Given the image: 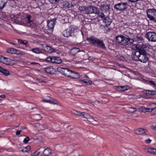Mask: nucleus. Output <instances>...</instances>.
I'll list each match as a JSON object with an SVG mask.
<instances>
[{"label": "nucleus", "instance_id": "1", "mask_svg": "<svg viewBox=\"0 0 156 156\" xmlns=\"http://www.w3.org/2000/svg\"><path fill=\"white\" fill-rule=\"evenodd\" d=\"M146 46L140 47L138 51H133L132 59L136 61H140L143 63L146 62Z\"/></svg>", "mask_w": 156, "mask_h": 156}, {"label": "nucleus", "instance_id": "2", "mask_svg": "<svg viewBox=\"0 0 156 156\" xmlns=\"http://www.w3.org/2000/svg\"><path fill=\"white\" fill-rule=\"evenodd\" d=\"M57 70L63 75L73 78L78 79L80 77L78 73L67 68L59 67L57 68Z\"/></svg>", "mask_w": 156, "mask_h": 156}, {"label": "nucleus", "instance_id": "3", "mask_svg": "<svg viewBox=\"0 0 156 156\" xmlns=\"http://www.w3.org/2000/svg\"><path fill=\"white\" fill-rule=\"evenodd\" d=\"M129 35H126L127 37H126L122 35L117 36L115 37L116 41L119 43L121 45L126 46L131 45L134 42L133 39L131 38L133 34L129 33Z\"/></svg>", "mask_w": 156, "mask_h": 156}, {"label": "nucleus", "instance_id": "4", "mask_svg": "<svg viewBox=\"0 0 156 156\" xmlns=\"http://www.w3.org/2000/svg\"><path fill=\"white\" fill-rule=\"evenodd\" d=\"M78 30L77 28L71 25L63 31L62 34L65 37H67L72 36H76L78 34H82L81 32L78 31Z\"/></svg>", "mask_w": 156, "mask_h": 156}, {"label": "nucleus", "instance_id": "5", "mask_svg": "<svg viewBox=\"0 0 156 156\" xmlns=\"http://www.w3.org/2000/svg\"><path fill=\"white\" fill-rule=\"evenodd\" d=\"M87 40L90 44H93L95 46L104 50L106 49L103 41L99 38L94 37H91L87 38Z\"/></svg>", "mask_w": 156, "mask_h": 156}, {"label": "nucleus", "instance_id": "6", "mask_svg": "<svg viewBox=\"0 0 156 156\" xmlns=\"http://www.w3.org/2000/svg\"><path fill=\"white\" fill-rule=\"evenodd\" d=\"M147 16L151 20L156 23V9H147Z\"/></svg>", "mask_w": 156, "mask_h": 156}, {"label": "nucleus", "instance_id": "7", "mask_svg": "<svg viewBox=\"0 0 156 156\" xmlns=\"http://www.w3.org/2000/svg\"><path fill=\"white\" fill-rule=\"evenodd\" d=\"M46 62H51L53 63L59 64L62 62L61 59L58 57L56 56H48L45 60Z\"/></svg>", "mask_w": 156, "mask_h": 156}, {"label": "nucleus", "instance_id": "8", "mask_svg": "<svg viewBox=\"0 0 156 156\" xmlns=\"http://www.w3.org/2000/svg\"><path fill=\"white\" fill-rule=\"evenodd\" d=\"M128 6L127 2H121L115 5L114 8L117 10L124 11L127 9Z\"/></svg>", "mask_w": 156, "mask_h": 156}, {"label": "nucleus", "instance_id": "9", "mask_svg": "<svg viewBox=\"0 0 156 156\" xmlns=\"http://www.w3.org/2000/svg\"><path fill=\"white\" fill-rule=\"evenodd\" d=\"M56 19L54 18L47 21L48 30L50 33H51L53 31L55 25L56 23Z\"/></svg>", "mask_w": 156, "mask_h": 156}, {"label": "nucleus", "instance_id": "10", "mask_svg": "<svg viewBox=\"0 0 156 156\" xmlns=\"http://www.w3.org/2000/svg\"><path fill=\"white\" fill-rule=\"evenodd\" d=\"M147 38L149 41L156 42V33L152 31L147 32Z\"/></svg>", "mask_w": 156, "mask_h": 156}, {"label": "nucleus", "instance_id": "11", "mask_svg": "<svg viewBox=\"0 0 156 156\" xmlns=\"http://www.w3.org/2000/svg\"><path fill=\"white\" fill-rule=\"evenodd\" d=\"M24 18L21 15H16L14 16V21L17 24H22L24 22Z\"/></svg>", "mask_w": 156, "mask_h": 156}, {"label": "nucleus", "instance_id": "12", "mask_svg": "<svg viewBox=\"0 0 156 156\" xmlns=\"http://www.w3.org/2000/svg\"><path fill=\"white\" fill-rule=\"evenodd\" d=\"M90 6H80L79 7V10L80 12L83 14H89Z\"/></svg>", "mask_w": 156, "mask_h": 156}, {"label": "nucleus", "instance_id": "13", "mask_svg": "<svg viewBox=\"0 0 156 156\" xmlns=\"http://www.w3.org/2000/svg\"><path fill=\"white\" fill-rule=\"evenodd\" d=\"M26 20H27V23L28 24H29V26L33 28L34 26V24L33 23V22L31 19L32 18V16L29 15H27L25 17Z\"/></svg>", "mask_w": 156, "mask_h": 156}, {"label": "nucleus", "instance_id": "14", "mask_svg": "<svg viewBox=\"0 0 156 156\" xmlns=\"http://www.w3.org/2000/svg\"><path fill=\"white\" fill-rule=\"evenodd\" d=\"M45 71L50 74H54L55 73V70L52 66L45 68L44 69Z\"/></svg>", "mask_w": 156, "mask_h": 156}, {"label": "nucleus", "instance_id": "15", "mask_svg": "<svg viewBox=\"0 0 156 156\" xmlns=\"http://www.w3.org/2000/svg\"><path fill=\"white\" fill-rule=\"evenodd\" d=\"M89 14L95 13L97 14L99 11V9L93 6H90Z\"/></svg>", "mask_w": 156, "mask_h": 156}, {"label": "nucleus", "instance_id": "16", "mask_svg": "<svg viewBox=\"0 0 156 156\" xmlns=\"http://www.w3.org/2000/svg\"><path fill=\"white\" fill-rule=\"evenodd\" d=\"M102 20L107 25H110L112 21V19L108 16H105Z\"/></svg>", "mask_w": 156, "mask_h": 156}, {"label": "nucleus", "instance_id": "17", "mask_svg": "<svg viewBox=\"0 0 156 156\" xmlns=\"http://www.w3.org/2000/svg\"><path fill=\"white\" fill-rule=\"evenodd\" d=\"M81 116L89 120V121H91V119H93V118L92 116L88 113L85 112H82Z\"/></svg>", "mask_w": 156, "mask_h": 156}, {"label": "nucleus", "instance_id": "18", "mask_svg": "<svg viewBox=\"0 0 156 156\" xmlns=\"http://www.w3.org/2000/svg\"><path fill=\"white\" fill-rule=\"evenodd\" d=\"M108 25H101L100 26V28L102 29L104 32L105 33H107L109 31V27H108Z\"/></svg>", "mask_w": 156, "mask_h": 156}, {"label": "nucleus", "instance_id": "19", "mask_svg": "<svg viewBox=\"0 0 156 156\" xmlns=\"http://www.w3.org/2000/svg\"><path fill=\"white\" fill-rule=\"evenodd\" d=\"M129 89V87L127 85L117 87V89L119 91H125Z\"/></svg>", "mask_w": 156, "mask_h": 156}, {"label": "nucleus", "instance_id": "20", "mask_svg": "<svg viewBox=\"0 0 156 156\" xmlns=\"http://www.w3.org/2000/svg\"><path fill=\"white\" fill-rule=\"evenodd\" d=\"M79 51V50L78 48H74L71 50L70 53L71 55L74 56L76 54H78Z\"/></svg>", "mask_w": 156, "mask_h": 156}, {"label": "nucleus", "instance_id": "21", "mask_svg": "<svg viewBox=\"0 0 156 156\" xmlns=\"http://www.w3.org/2000/svg\"><path fill=\"white\" fill-rule=\"evenodd\" d=\"M135 133L137 135H140L143 134H144L145 135V130L143 129H137L135 130Z\"/></svg>", "mask_w": 156, "mask_h": 156}, {"label": "nucleus", "instance_id": "22", "mask_svg": "<svg viewBox=\"0 0 156 156\" xmlns=\"http://www.w3.org/2000/svg\"><path fill=\"white\" fill-rule=\"evenodd\" d=\"M110 9L109 5L107 4H104L101 7V10L103 12L109 11Z\"/></svg>", "mask_w": 156, "mask_h": 156}, {"label": "nucleus", "instance_id": "23", "mask_svg": "<svg viewBox=\"0 0 156 156\" xmlns=\"http://www.w3.org/2000/svg\"><path fill=\"white\" fill-rule=\"evenodd\" d=\"M43 49L46 52L49 53H52L53 52V49L48 45H45V47H43Z\"/></svg>", "mask_w": 156, "mask_h": 156}, {"label": "nucleus", "instance_id": "24", "mask_svg": "<svg viewBox=\"0 0 156 156\" xmlns=\"http://www.w3.org/2000/svg\"><path fill=\"white\" fill-rule=\"evenodd\" d=\"M0 72L2 73L6 76H8L10 74V73L8 71L0 66Z\"/></svg>", "mask_w": 156, "mask_h": 156}, {"label": "nucleus", "instance_id": "25", "mask_svg": "<svg viewBox=\"0 0 156 156\" xmlns=\"http://www.w3.org/2000/svg\"><path fill=\"white\" fill-rule=\"evenodd\" d=\"M51 153V150L49 148H46L43 151V154L46 156L49 155Z\"/></svg>", "mask_w": 156, "mask_h": 156}, {"label": "nucleus", "instance_id": "26", "mask_svg": "<svg viewBox=\"0 0 156 156\" xmlns=\"http://www.w3.org/2000/svg\"><path fill=\"white\" fill-rule=\"evenodd\" d=\"M30 50L36 54L42 53V51L41 49L37 48L31 49Z\"/></svg>", "mask_w": 156, "mask_h": 156}, {"label": "nucleus", "instance_id": "27", "mask_svg": "<svg viewBox=\"0 0 156 156\" xmlns=\"http://www.w3.org/2000/svg\"><path fill=\"white\" fill-rule=\"evenodd\" d=\"M63 5L64 7L68 8L72 7L73 6L72 2L70 3L67 1H64L63 2Z\"/></svg>", "mask_w": 156, "mask_h": 156}, {"label": "nucleus", "instance_id": "28", "mask_svg": "<svg viewBox=\"0 0 156 156\" xmlns=\"http://www.w3.org/2000/svg\"><path fill=\"white\" fill-rule=\"evenodd\" d=\"M147 152L153 154H156V148H149L148 149Z\"/></svg>", "mask_w": 156, "mask_h": 156}, {"label": "nucleus", "instance_id": "29", "mask_svg": "<svg viewBox=\"0 0 156 156\" xmlns=\"http://www.w3.org/2000/svg\"><path fill=\"white\" fill-rule=\"evenodd\" d=\"M133 39L135 41H142L143 40L142 37L140 35H136L134 36Z\"/></svg>", "mask_w": 156, "mask_h": 156}, {"label": "nucleus", "instance_id": "30", "mask_svg": "<svg viewBox=\"0 0 156 156\" xmlns=\"http://www.w3.org/2000/svg\"><path fill=\"white\" fill-rule=\"evenodd\" d=\"M80 81L83 82L84 83L87 84V85H91L92 83V82L91 81L88 79L81 80H80Z\"/></svg>", "mask_w": 156, "mask_h": 156}, {"label": "nucleus", "instance_id": "31", "mask_svg": "<svg viewBox=\"0 0 156 156\" xmlns=\"http://www.w3.org/2000/svg\"><path fill=\"white\" fill-rule=\"evenodd\" d=\"M147 91H148V93H147V94L150 95H156V91L155 90H147Z\"/></svg>", "mask_w": 156, "mask_h": 156}, {"label": "nucleus", "instance_id": "32", "mask_svg": "<svg viewBox=\"0 0 156 156\" xmlns=\"http://www.w3.org/2000/svg\"><path fill=\"white\" fill-rule=\"evenodd\" d=\"M16 51V49L13 48H9L7 49L6 52L8 53L13 54L15 53V51Z\"/></svg>", "mask_w": 156, "mask_h": 156}, {"label": "nucleus", "instance_id": "33", "mask_svg": "<svg viewBox=\"0 0 156 156\" xmlns=\"http://www.w3.org/2000/svg\"><path fill=\"white\" fill-rule=\"evenodd\" d=\"M147 84L150 85L155 87L156 85V81H153V80H147Z\"/></svg>", "mask_w": 156, "mask_h": 156}, {"label": "nucleus", "instance_id": "34", "mask_svg": "<svg viewBox=\"0 0 156 156\" xmlns=\"http://www.w3.org/2000/svg\"><path fill=\"white\" fill-rule=\"evenodd\" d=\"M144 46H146V45H144L143 44H142V45L140 46L138 44H134L132 48H133L134 49H138V50L139 48H140V47H144Z\"/></svg>", "mask_w": 156, "mask_h": 156}, {"label": "nucleus", "instance_id": "35", "mask_svg": "<svg viewBox=\"0 0 156 156\" xmlns=\"http://www.w3.org/2000/svg\"><path fill=\"white\" fill-rule=\"evenodd\" d=\"M6 2L3 1H0V10L2 9L5 6Z\"/></svg>", "mask_w": 156, "mask_h": 156}, {"label": "nucleus", "instance_id": "36", "mask_svg": "<svg viewBox=\"0 0 156 156\" xmlns=\"http://www.w3.org/2000/svg\"><path fill=\"white\" fill-rule=\"evenodd\" d=\"M11 59L9 58H6L4 64L7 65H9L11 63Z\"/></svg>", "mask_w": 156, "mask_h": 156}, {"label": "nucleus", "instance_id": "37", "mask_svg": "<svg viewBox=\"0 0 156 156\" xmlns=\"http://www.w3.org/2000/svg\"><path fill=\"white\" fill-rule=\"evenodd\" d=\"M97 14L98 15L99 17L101 18L102 20L105 16L103 13L101 12H100L99 11L98 12Z\"/></svg>", "mask_w": 156, "mask_h": 156}, {"label": "nucleus", "instance_id": "38", "mask_svg": "<svg viewBox=\"0 0 156 156\" xmlns=\"http://www.w3.org/2000/svg\"><path fill=\"white\" fill-rule=\"evenodd\" d=\"M152 105H154V106L152 108H147V112H151L156 108V104L153 103L152 104Z\"/></svg>", "mask_w": 156, "mask_h": 156}, {"label": "nucleus", "instance_id": "39", "mask_svg": "<svg viewBox=\"0 0 156 156\" xmlns=\"http://www.w3.org/2000/svg\"><path fill=\"white\" fill-rule=\"evenodd\" d=\"M72 113L75 115L81 116L82 112L75 110H73Z\"/></svg>", "mask_w": 156, "mask_h": 156}, {"label": "nucleus", "instance_id": "40", "mask_svg": "<svg viewBox=\"0 0 156 156\" xmlns=\"http://www.w3.org/2000/svg\"><path fill=\"white\" fill-rule=\"evenodd\" d=\"M40 149H38L32 154V156H37L40 153Z\"/></svg>", "mask_w": 156, "mask_h": 156}, {"label": "nucleus", "instance_id": "41", "mask_svg": "<svg viewBox=\"0 0 156 156\" xmlns=\"http://www.w3.org/2000/svg\"><path fill=\"white\" fill-rule=\"evenodd\" d=\"M18 41L19 44H25L27 43V41L25 40L23 41L21 39H18Z\"/></svg>", "mask_w": 156, "mask_h": 156}, {"label": "nucleus", "instance_id": "42", "mask_svg": "<svg viewBox=\"0 0 156 156\" xmlns=\"http://www.w3.org/2000/svg\"><path fill=\"white\" fill-rule=\"evenodd\" d=\"M139 110L144 112H146V108L144 107H141L139 109Z\"/></svg>", "mask_w": 156, "mask_h": 156}, {"label": "nucleus", "instance_id": "43", "mask_svg": "<svg viewBox=\"0 0 156 156\" xmlns=\"http://www.w3.org/2000/svg\"><path fill=\"white\" fill-rule=\"evenodd\" d=\"M50 103L53 104H57L58 103V101L56 100L51 99Z\"/></svg>", "mask_w": 156, "mask_h": 156}, {"label": "nucleus", "instance_id": "44", "mask_svg": "<svg viewBox=\"0 0 156 156\" xmlns=\"http://www.w3.org/2000/svg\"><path fill=\"white\" fill-rule=\"evenodd\" d=\"M6 58L5 57H4L1 56L0 57V62L3 63H4V62Z\"/></svg>", "mask_w": 156, "mask_h": 156}, {"label": "nucleus", "instance_id": "45", "mask_svg": "<svg viewBox=\"0 0 156 156\" xmlns=\"http://www.w3.org/2000/svg\"><path fill=\"white\" fill-rule=\"evenodd\" d=\"M30 140V138L28 136H27L26 138H25L24 139L23 141V142L24 144H27L28 142Z\"/></svg>", "mask_w": 156, "mask_h": 156}, {"label": "nucleus", "instance_id": "46", "mask_svg": "<svg viewBox=\"0 0 156 156\" xmlns=\"http://www.w3.org/2000/svg\"><path fill=\"white\" fill-rule=\"evenodd\" d=\"M60 0H49L50 2L52 4H55L58 3Z\"/></svg>", "mask_w": 156, "mask_h": 156}, {"label": "nucleus", "instance_id": "47", "mask_svg": "<svg viewBox=\"0 0 156 156\" xmlns=\"http://www.w3.org/2000/svg\"><path fill=\"white\" fill-rule=\"evenodd\" d=\"M85 54V52L83 51H80L79 50V52H78V55L79 56H83Z\"/></svg>", "mask_w": 156, "mask_h": 156}, {"label": "nucleus", "instance_id": "48", "mask_svg": "<svg viewBox=\"0 0 156 156\" xmlns=\"http://www.w3.org/2000/svg\"><path fill=\"white\" fill-rule=\"evenodd\" d=\"M130 110H129V112L131 113H133L136 112V109L135 108L133 107H130L129 108Z\"/></svg>", "mask_w": 156, "mask_h": 156}, {"label": "nucleus", "instance_id": "49", "mask_svg": "<svg viewBox=\"0 0 156 156\" xmlns=\"http://www.w3.org/2000/svg\"><path fill=\"white\" fill-rule=\"evenodd\" d=\"M25 45L26 47L27 48V50H30V45L28 43V42L27 41V43H26V44H25Z\"/></svg>", "mask_w": 156, "mask_h": 156}, {"label": "nucleus", "instance_id": "50", "mask_svg": "<svg viewBox=\"0 0 156 156\" xmlns=\"http://www.w3.org/2000/svg\"><path fill=\"white\" fill-rule=\"evenodd\" d=\"M51 99H48L45 98L43 100V101L49 103H50Z\"/></svg>", "mask_w": 156, "mask_h": 156}, {"label": "nucleus", "instance_id": "51", "mask_svg": "<svg viewBox=\"0 0 156 156\" xmlns=\"http://www.w3.org/2000/svg\"><path fill=\"white\" fill-rule=\"evenodd\" d=\"M15 53L14 54H16L18 55L21 54V52L20 51L16 49V51H15Z\"/></svg>", "mask_w": 156, "mask_h": 156}, {"label": "nucleus", "instance_id": "52", "mask_svg": "<svg viewBox=\"0 0 156 156\" xmlns=\"http://www.w3.org/2000/svg\"><path fill=\"white\" fill-rule=\"evenodd\" d=\"M22 132L21 130H17L16 131V135H18L20 134L21 132Z\"/></svg>", "mask_w": 156, "mask_h": 156}, {"label": "nucleus", "instance_id": "53", "mask_svg": "<svg viewBox=\"0 0 156 156\" xmlns=\"http://www.w3.org/2000/svg\"><path fill=\"white\" fill-rule=\"evenodd\" d=\"M25 148L28 151H29L30 150V147L29 146L26 147Z\"/></svg>", "mask_w": 156, "mask_h": 156}, {"label": "nucleus", "instance_id": "54", "mask_svg": "<svg viewBox=\"0 0 156 156\" xmlns=\"http://www.w3.org/2000/svg\"><path fill=\"white\" fill-rule=\"evenodd\" d=\"M151 140L150 139H147V144H149L151 142Z\"/></svg>", "mask_w": 156, "mask_h": 156}, {"label": "nucleus", "instance_id": "55", "mask_svg": "<svg viewBox=\"0 0 156 156\" xmlns=\"http://www.w3.org/2000/svg\"><path fill=\"white\" fill-rule=\"evenodd\" d=\"M89 78L88 76L87 75H84V76L82 77V76H81V78Z\"/></svg>", "mask_w": 156, "mask_h": 156}, {"label": "nucleus", "instance_id": "56", "mask_svg": "<svg viewBox=\"0 0 156 156\" xmlns=\"http://www.w3.org/2000/svg\"><path fill=\"white\" fill-rule=\"evenodd\" d=\"M152 129H153L156 131V126H152Z\"/></svg>", "mask_w": 156, "mask_h": 156}, {"label": "nucleus", "instance_id": "57", "mask_svg": "<svg viewBox=\"0 0 156 156\" xmlns=\"http://www.w3.org/2000/svg\"><path fill=\"white\" fill-rule=\"evenodd\" d=\"M0 97L2 98H4L5 97V96L4 94H2L0 96Z\"/></svg>", "mask_w": 156, "mask_h": 156}, {"label": "nucleus", "instance_id": "58", "mask_svg": "<svg viewBox=\"0 0 156 156\" xmlns=\"http://www.w3.org/2000/svg\"><path fill=\"white\" fill-rule=\"evenodd\" d=\"M37 115L39 116V118H38V119H37V120H40L41 119V115L40 114H37Z\"/></svg>", "mask_w": 156, "mask_h": 156}, {"label": "nucleus", "instance_id": "59", "mask_svg": "<svg viewBox=\"0 0 156 156\" xmlns=\"http://www.w3.org/2000/svg\"><path fill=\"white\" fill-rule=\"evenodd\" d=\"M37 63L35 62H32L31 63V64L32 65H35L36 64H37Z\"/></svg>", "mask_w": 156, "mask_h": 156}, {"label": "nucleus", "instance_id": "60", "mask_svg": "<svg viewBox=\"0 0 156 156\" xmlns=\"http://www.w3.org/2000/svg\"><path fill=\"white\" fill-rule=\"evenodd\" d=\"M9 43L10 44H11L15 46L16 47H17L16 46V44L12 43V42H9Z\"/></svg>", "mask_w": 156, "mask_h": 156}, {"label": "nucleus", "instance_id": "61", "mask_svg": "<svg viewBox=\"0 0 156 156\" xmlns=\"http://www.w3.org/2000/svg\"><path fill=\"white\" fill-rule=\"evenodd\" d=\"M120 59L121 60H123V59H124V58L123 56H121L120 57Z\"/></svg>", "mask_w": 156, "mask_h": 156}, {"label": "nucleus", "instance_id": "62", "mask_svg": "<svg viewBox=\"0 0 156 156\" xmlns=\"http://www.w3.org/2000/svg\"><path fill=\"white\" fill-rule=\"evenodd\" d=\"M26 129V127L24 126H22L21 128V129L23 130Z\"/></svg>", "mask_w": 156, "mask_h": 156}, {"label": "nucleus", "instance_id": "63", "mask_svg": "<svg viewBox=\"0 0 156 156\" xmlns=\"http://www.w3.org/2000/svg\"><path fill=\"white\" fill-rule=\"evenodd\" d=\"M87 101H88V102L90 103L91 104L92 102V101L90 100H87Z\"/></svg>", "mask_w": 156, "mask_h": 156}, {"label": "nucleus", "instance_id": "64", "mask_svg": "<svg viewBox=\"0 0 156 156\" xmlns=\"http://www.w3.org/2000/svg\"><path fill=\"white\" fill-rule=\"evenodd\" d=\"M24 149V152H27L28 151L25 148Z\"/></svg>", "mask_w": 156, "mask_h": 156}]
</instances>
